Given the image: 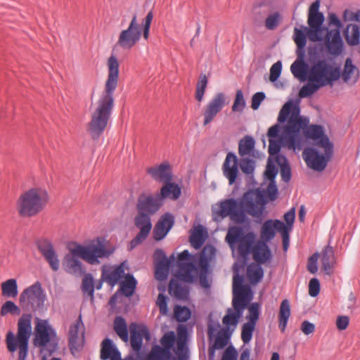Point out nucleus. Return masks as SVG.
Returning <instances> with one entry per match:
<instances>
[{
  "label": "nucleus",
  "instance_id": "nucleus-49",
  "mask_svg": "<svg viewBox=\"0 0 360 360\" xmlns=\"http://www.w3.org/2000/svg\"><path fill=\"white\" fill-rule=\"evenodd\" d=\"M114 330L117 335L124 341L127 342L129 340V334L127 323L124 319L120 316H117L114 321Z\"/></svg>",
  "mask_w": 360,
  "mask_h": 360
},
{
  "label": "nucleus",
  "instance_id": "nucleus-64",
  "mask_svg": "<svg viewBox=\"0 0 360 360\" xmlns=\"http://www.w3.org/2000/svg\"><path fill=\"white\" fill-rule=\"evenodd\" d=\"M320 292L319 281L316 278H311L309 283V294L311 297H316Z\"/></svg>",
  "mask_w": 360,
  "mask_h": 360
},
{
  "label": "nucleus",
  "instance_id": "nucleus-6",
  "mask_svg": "<svg viewBox=\"0 0 360 360\" xmlns=\"http://www.w3.org/2000/svg\"><path fill=\"white\" fill-rule=\"evenodd\" d=\"M70 253L65 255L63 266L65 271L70 274L83 276L82 290L85 294L90 296V273L85 274V269L79 258L90 264V245L82 246L77 242H70L68 244Z\"/></svg>",
  "mask_w": 360,
  "mask_h": 360
},
{
  "label": "nucleus",
  "instance_id": "nucleus-11",
  "mask_svg": "<svg viewBox=\"0 0 360 360\" xmlns=\"http://www.w3.org/2000/svg\"><path fill=\"white\" fill-rule=\"evenodd\" d=\"M255 240V234L250 231L246 234L243 233V231L240 227L233 226L229 229L226 240L231 248L238 243V252L242 257L248 255L250 251L252 252V246Z\"/></svg>",
  "mask_w": 360,
  "mask_h": 360
},
{
  "label": "nucleus",
  "instance_id": "nucleus-29",
  "mask_svg": "<svg viewBox=\"0 0 360 360\" xmlns=\"http://www.w3.org/2000/svg\"><path fill=\"white\" fill-rule=\"evenodd\" d=\"M147 173L155 181L163 183L172 181L171 167L167 162H163L160 165L148 168Z\"/></svg>",
  "mask_w": 360,
  "mask_h": 360
},
{
  "label": "nucleus",
  "instance_id": "nucleus-50",
  "mask_svg": "<svg viewBox=\"0 0 360 360\" xmlns=\"http://www.w3.org/2000/svg\"><path fill=\"white\" fill-rule=\"evenodd\" d=\"M292 75L300 79L306 77L307 79V65L303 60H296L290 66Z\"/></svg>",
  "mask_w": 360,
  "mask_h": 360
},
{
  "label": "nucleus",
  "instance_id": "nucleus-22",
  "mask_svg": "<svg viewBox=\"0 0 360 360\" xmlns=\"http://www.w3.org/2000/svg\"><path fill=\"white\" fill-rule=\"evenodd\" d=\"M155 255L157 259L155 264V276L158 281H164L168 276L169 266L176 259L174 255L167 258L162 250H157Z\"/></svg>",
  "mask_w": 360,
  "mask_h": 360
},
{
  "label": "nucleus",
  "instance_id": "nucleus-23",
  "mask_svg": "<svg viewBox=\"0 0 360 360\" xmlns=\"http://www.w3.org/2000/svg\"><path fill=\"white\" fill-rule=\"evenodd\" d=\"M188 337V330L186 326L179 325L177 327V339H176V348L175 354L176 358H172L170 360H188L189 358L188 351L186 346Z\"/></svg>",
  "mask_w": 360,
  "mask_h": 360
},
{
  "label": "nucleus",
  "instance_id": "nucleus-20",
  "mask_svg": "<svg viewBox=\"0 0 360 360\" xmlns=\"http://www.w3.org/2000/svg\"><path fill=\"white\" fill-rule=\"evenodd\" d=\"M135 225L140 229V232L130 243V250L142 243L150 232L152 224L150 217L143 212H139L135 219Z\"/></svg>",
  "mask_w": 360,
  "mask_h": 360
},
{
  "label": "nucleus",
  "instance_id": "nucleus-9",
  "mask_svg": "<svg viewBox=\"0 0 360 360\" xmlns=\"http://www.w3.org/2000/svg\"><path fill=\"white\" fill-rule=\"evenodd\" d=\"M32 315L22 314L18 322L16 335L11 331L6 335L7 349L10 352H14L19 349L18 360H25L29 351V340L32 334Z\"/></svg>",
  "mask_w": 360,
  "mask_h": 360
},
{
  "label": "nucleus",
  "instance_id": "nucleus-18",
  "mask_svg": "<svg viewBox=\"0 0 360 360\" xmlns=\"http://www.w3.org/2000/svg\"><path fill=\"white\" fill-rule=\"evenodd\" d=\"M35 243L38 250L48 262L50 268L53 271H58L60 260L51 240L47 238H39L36 240Z\"/></svg>",
  "mask_w": 360,
  "mask_h": 360
},
{
  "label": "nucleus",
  "instance_id": "nucleus-37",
  "mask_svg": "<svg viewBox=\"0 0 360 360\" xmlns=\"http://www.w3.org/2000/svg\"><path fill=\"white\" fill-rule=\"evenodd\" d=\"M176 279H172L169 284V292L170 295L175 297L176 299L184 300L188 295V289L187 286L183 285L180 281Z\"/></svg>",
  "mask_w": 360,
  "mask_h": 360
},
{
  "label": "nucleus",
  "instance_id": "nucleus-36",
  "mask_svg": "<svg viewBox=\"0 0 360 360\" xmlns=\"http://www.w3.org/2000/svg\"><path fill=\"white\" fill-rule=\"evenodd\" d=\"M101 358L103 360H120V353L110 339H105L102 342Z\"/></svg>",
  "mask_w": 360,
  "mask_h": 360
},
{
  "label": "nucleus",
  "instance_id": "nucleus-26",
  "mask_svg": "<svg viewBox=\"0 0 360 360\" xmlns=\"http://www.w3.org/2000/svg\"><path fill=\"white\" fill-rule=\"evenodd\" d=\"M129 330L131 347L135 352H138L142 347L143 338L149 340L150 334L146 326L138 325L135 323L130 324Z\"/></svg>",
  "mask_w": 360,
  "mask_h": 360
},
{
  "label": "nucleus",
  "instance_id": "nucleus-12",
  "mask_svg": "<svg viewBox=\"0 0 360 360\" xmlns=\"http://www.w3.org/2000/svg\"><path fill=\"white\" fill-rule=\"evenodd\" d=\"M328 22L329 25H334L335 29L328 30L325 28L324 33L327 32L325 36L326 46L331 55L338 56L341 53L343 47L340 31L342 23L335 13L329 14Z\"/></svg>",
  "mask_w": 360,
  "mask_h": 360
},
{
  "label": "nucleus",
  "instance_id": "nucleus-46",
  "mask_svg": "<svg viewBox=\"0 0 360 360\" xmlns=\"http://www.w3.org/2000/svg\"><path fill=\"white\" fill-rule=\"evenodd\" d=\"M260 264L252 263L247 268V276L252 284L258 283L264 276V271Z\"/></svg>",
  "mask_w": 360,
  "mask_h": 360
},
{
  "label": "nucleus",
  "instance_id": "nucleus-16",
  "mask_svg": "<svg viewBox=\"0 0 360 360\" xmlns=\"http://www.w3.org/2000/svg\"><path fill=\"white\" fill-rule=\"evenodd\" d=\"M84 326L82 316L70 326L68 333L69 347L72 354L78 357L84 346Z\"/></svg>",
  "mask_w": 360,
  "mask_h": 360
},
{
  "label": "nucleus",
  "instance_id": "nucleus-51",
  "mask_svg": "<svg viewBox=\"0 0 360 360\" xmlns=\"http://www.w3.org/2000/svg\"><path fill=\"white\" fill-rule=\"evenodd\" d=\"M276 162L281 168L282 179L284 181L288 182L291 177V171L287 159L283 155H278L276 156Z\"/></svg>",
  "mask_w": 360,
  "mask_h": 360
},
{
  "label": "nucleus",
  "instance_id": "nucleus-33",
  "mask_svg": "<svg viewBox=\"0 0 360 360\" xmlns=\"http://www.w3.org/2000/svg\"><path fill=\"white\" fill-rule=\"evenodd\" d=\"M253 259L259 264H265L272 257L271 250L265 241H257L252 249Z\"/></svg>",
  "mask_w": 360,
  "mask_h": 360
},
{
  "label": "nucleus",
  "instance_id": "nucleus-62",
  "mask_svg": "<svg viewBox=\"0 0 360 360\" xmlns=\"http://www.w3.org/2000/svg\"><path fill=\"white\" fill-rule=\"evenodd\" d=\"M282 69V64L281 61L275 63L270 68L269 80L272 82L276 81L280 77Z\"/></svg>",
  "mask_w": 360,
  "mask_h": 360
},
{
  "label": "nucleus",
  "instance_id": "nucleus-43",
  "mask_svg": "<svg viewBox=\"0 0 360 360\" xmlns=\"http://www.w3.org/2000/svg\"><path fill=\"white\" fill-rule=\"evenodd\" d=\"M137 281L131 274H127L124 276L120 285V291L126 297H131L134 293L136 288Z\"/></svg>",
  "mask_w": 360,
  "mask_h": 360
},
{
  "label": "nucleus",
  "instance_id": "nucleus-24",
  "mask_svg": "<svg viewBox=\"0 0 360 360\" xmlns=\"http://www.w3.org/2000/svg\"><path fill=\"white\" fill-rule=\"evenodd\" d=\"M232 305L233 309L231 308L227 309V314L224 316L222 322L227 327L233 326L235 328L248 303L240 302L236 300L232 301Z\"/></svg>",
  "mask_w": 360,
  "mask_h": 360
},
{
  "label": "nucleus",
  "instance_id": "nucleus-53",
  "mask_svg": "<svg viewBox=\"0 0 360 360\" xmlns=\"http://www.w3.org/2000/svg\"><path fill=\"white\" fill-rule=\"evenodd\" d=\"M207 82L208 80L207 76L205 74H201L197 83L195 96V99L200 103L203 100Z\"/></svg>",
  "mask_w": 360,
  "mask_h": 360
},
{
  "label": "nucleus",
  "instance_id": "nucleus-34",
  "mask_svg": "<svg viewBox=\"0 0 360 360\" xmlns=\"http://www.w3.org/2000/svg\"><path fill=\"white\" fill-rule=\"evenodd\" d=\"M126 262H123L119 266L103 271L102 276L110 285L114 286L124 276Z\"/></svg>",
  "mask_w": 360,
  "mask_h": 360
},
{
  "label": "nucleus",
  "instance_id": "nucleus-14",
  "mask_svg": "<svg viewBox=\"0 0 360 360\" xmlns=\"http://www.w3.org/2000/svg\"><path fill=\"white\" fill-rule=\"evenodd\" d=\"M141 33L136 15H134L128 27L120 33L116 46L123 49L130 50L140 40Z\"/></svg>",
  "mask_w": 360,
  "mask_h": 360
},
{
  "label": "nucleus",
  "instance_id": "nucleus-5",
  "mask_svg": "<svg viewBox=\"0 0 360 360\" xmlns=\"http://www.w3.org/2000/svg\"><path fill=\"white\" fill-rule=\"evenodd\" d=\"M319 0L315 1L310 6L307 19L308 27L302 26L300 29L294 28L293 39L299 49H302L306 46L307 37L313 42L321 41L323 39L324 16L322 13L319 12Z\"/></svg>",
  "mask_w": 360,
  "mask_h": 360
},
{
  "label": "nucleus",
  "instance_id": "nucleus-55",
  "mask_svg": "<svg viewBox=\"0 0 360 360\" xmlns=\"http://www.w3.org/2000/svg\"><path fill=\"white\" fill-rule=\"evenodd\" d=\"M259 304L256 302L252 303L249 306L248 315L247 316V319L248 320V321L247 323H252L256 326V323L259 316Z\"/></svg>",
  "mask_w": 360,
  "mask_h": 360
},
{
  "label": "nucleus",
  "instance_id": "nucleus-38",
  "mask_svg": "<svg viewBox=\"0 0 360 360\" xmlns=\"http://www.w3.org/2000/svg\"><path fill=\"white\" fill-rule=\"evenodd\" d=\"M321 261L322 269L327 274H330L331 270L335 263L333 250L331 247L327 246L321 252Z\"/></svg>",
  "mask_w": 360,
  "mask_h": 360
},
{
  "label": "nucleus",
  "instance_id": "nucleus-41",
  "mask_svg": "<svg viewBox=\"0 0 360 360\" xmlns=\"http://www.w3.org/2000/svg\"><path fill=\"white\" fill-rule=\"evenodd\" d=\"M207 232L202 225L195 226L190 236V243L196 250L200 249L203 245Z\"/></svg>",
  "mask_w": 360,
  "mask_h": 360
},
{
  "label": "nucleus",
  "instance_id": "nucleus-61",
  "mask_svg": "<svg viewBox=\"0 0 360 360\" xmlns=\"http://www.w3.org/2000/svg\"><path fill=\"white\" fill-rule=\"evenodd\" d=\"M240 167L243 173L251 174L255 170V161L249 158H242Z\"/></svg>",
  "mask_w": 360,
  "mask_h": 360
},
{
  "label": "nucleus",
  "instance_id": "nucleus-47",
  "mask_svg": "<svg viewBox=\"0 0 360 360\" xmlns=\"http://www.w3.org/2000/svg\"><path fill=\"white\" fill-rule=\"evenodd\" d=\"M2 295L6 297H15L18 295V283L15 279L11 278L1 283Z\"/></svg>",
  "mask_w": 360,
  "mask_h": 360
},
{
  "label": "nucleus",
  "instance_id": "nucleus-54",
  "mask_svg": "<svg viewBox=\"0 0 360 360\" xmlns=\"http://www.w3.org/2000/svg\"><path fill=\"white\" fill-rule=\"evenodd\" d=\"M20 313V307L11 300H8L4 304H3L0 311V314L2 316H4L8 314L18 315Z\"/></svg>",
  "mask_w": 360,
  "mask_h": 360
},
{
  "label": "nucleus",
  "instance_id": "nucleus-31",
  "mask_svg": "<svg viewBox=\"0 0 360 360\" xmlns=\"http://www.w3.org/2000/svg\"><path fill=\"white\" fill-rule=\"evenodd\" d=\"M174 224V217L170 214H165L158 221L153 231V238L156 240H162Z\"/></svg>",
  "mask_w": 360,
  "mask_h": 360
},
{
  "label": "nucleus",
  "instance_id": "nucleus-27",
  "mask_svg": "<svg viewBox=\"0 0 360 360\" xmlns=\"http://www.w3.org/2000/svg\"><path fill=\"white\" fill-rule=\"evenodd\" d=\"M224 176L229 180L230 185L236 182L238 174V162L236 155L232 153L226 155L222 165Z\"/></svg>",
  "mask_w": 360,
  "mask_h": 360
},
{
  "label": "nucleus",
  "instance_id": "nucleus-10",
  "mask_svg": "<svg viewBox=\"0 0 360 360\" xmlns=\"http://www.w3.org/2000/svg\"><path fill=\"white\" fill-rule=\"evenodd\" d=\"M45 300L46 295L41 283L39 281H36L21 292L19 297V304L25 311H36L43 307Z\"/></svg>",
  "mask_w": 360,
  "mask_h": 360
},
{
  "label": "nucleus",
  "instance_id": "nucleus-40",
  "mask_svg": "<svg viewBox=\"0 0 360 360\" xmlns=\"http://www.w3.org/2000/svg\"><path fill=\"white\" fill-rule=\"evenodd\" d=\"M215 248L212 245H205L200 255L198 261V266L205 273L208 270L209 262L214 257Z\"/></svg>",
  "mask_w": 360,
  "mask_h": 360
},
{
  "label": "nucleus",
  "instance_id": "nucleus-44",
  "mask_svg": "<svg viewBox=\"0 0 360 360\" xmlns=\"http://www.w3.org/2000/svg\"><path fill=\"white\" fill-rule=\"evenodd\" d=\"M345 35L347 43L349 45H358L360 42V27L353 24L347 25Z\"/></svg>",
  "mask_w": 360,
  "mask_h": 360
},
{
  "label": "nucleus",
  "instance_id": "nucleus-8",
  "mask_svg": "<svg viewBox=\"0 0 360 360\" xmlns=\"http://www.w3.org/2000/svg\"><path fill=\"white\" fill-rule=\"evenodd\" d=\"M33 344L40 348V353L44 354L42 360H47L58 349L59 339L56 330L46 319H35Z\"/></svg>",
  "mask_w": 360,
  "mask_h": 360
},
{
  "label": "nucleus",
  "instance_id": "nucleus-59",
  "mask_svg": "<svg viewBox=\"0 0 360 360\" xmlns=\"http://www.w3.org/2000/svg\"><path fill=\"white\" fill-rule=\"evenodd\" d=\"M245 106V101L243 98V94L241 90L236 91L235 101L232 106V110L234 112H241Z\"/></svg>",
  "mask_w": 360,
  "mask_h": 360
},
{
  "label": "nucleus",
  "instance_id": "nucleus-25",
  "mask_svg": "<svg viewBox=\"0 0 360 360\" xmlns=\"http://www.w3.org/2000/svg\"><path fill=\"white\" fill-rule=\"evenodd\" d=\"M285 226V224L278 219H268L262 224L260 231V241L266 243L272 240L276 236V231L280 233Z\"/></svg>",
  "mask_w": 360,
  "mask_h": 360
},
{
  "label": "nucleus",
  "instance_id": "nucleus-56",
  "mask_svg": "<svg viewBox=\"0 0 360 360\" xmlns=\"http://www.w3.org/2000/svg\"><path fill=\"white\" fill-rule=\"evenodd\" d=\"M174 316L179 322H184L191 317V311L186 307L176 306L174 308Z\"/></svg>",
  "mask_w": 360,
  "mask_h": 360
},
{
  "label": "nucleus",
  "instance_id": "nucleus-42",
  "mask_svg": "<svg viewBox=\"0 0 360 360\" xmlns=\"http://www.w3.org/2000/svg\"><path fill=\"white\" fill-rule=\"evenodd\" d=\"M290 316V305L288 300H283L280 305L278 314V327L282 332H284Z\"/></svg>",
  "mask_w": 360,
  "mask_h": 360
},
{
  "label": "nucleus",
  "instance_id": "nucleus-13",
  "mask_svg": "<svg viewBox=\"0 0 360 360\" xmlns=\"http://www.w3.org/2000/svg\"><path fill=\"white\" fill-rule=\"evenodd\" d=\"M333 146L323 148L324 154H320L316 149L314 148H307L304 149L302 157L307 165L318 172H322L327 166L333 154Z\"/></svg>",
  "mask_w": 360,
  "mask_h": 360
},
{
  "label": "nucleus",
  "instance_id": "nucleus-3",
  "mask_svg": "<svg viewBox=\"0 0 360 360\" xmlns=\"http://www.w3.org/2000/svg\"><path fill=\"white\" fill-rule=\"evenodd\" d=\"M266 204L262 192L252 190L245 193L240 200L229 198L221 201L217 214L221 218L229 217L231 221L241 224L246 222V214L262 219Z\"/></svg>",
  "mask_w": 360,
  "mask_h": 360
},
{
  "label": "nucleus",
  "instance_id": "nucleus-52",
  "mask_svg": "<svg viewBox=\"0 0 360 360\" xmlns=\"http://www.w3.org/2000/svg\"><path fill=\"white\" fill-rule=\"evenodd\" d=\"M230 338L228 328L221 329L216 337L215 341L213 344V347L215 349H220L226 347L228 344Z\"/></svg>",
  "mask_w": 360,
  "mask_h": 360
},
{
  "label": "nucleus",
  "instance_id": "nucleus-30",
  "mask_svg": "<svg viewBox=\"0 0 360 360\" xmlns=\"http://www.w3.org/2000/svg\"><path fill=\"white\" fill-rule=\"evenodd\" d=\"M162 199L160 196L154 198L153 196H146L142 195L139 197L138 201V210L139 212L153 214L157 212L162 205Z\"/></svg>",
  "mask_w": 360,
  "mask_h": 360
},
{
  "label": "nucleus",
  "instance_id": "nucleus-39",
  "mask_svg": "<svg viewBox=\"0 0 360 360\" xmlns=\"http://www.w3.org/2000/svg\"><path fill=\"white\" fill-rule=\"evenodd\" d=\"M181 193V188L177 184L169 181L165 183V185L161 188L160 197L162 200L167 198L176 200L180 197Z\"/></svg>",
  "mask_w": 360,
  "mask_h": 360
},
{
  "label": "nucleus",
  "instance_id": "nucleus-28",
  "mask_svg": "<svg viewBox=\"0 0 360 360\" xmlns=\"http://www.w3.org/2000/svg\"><path fill=\"white\" fill-rule=\"evenodd\" d=\"M243 277L238 274H235L233 278V300L240 302L248 303L250 297L248 296L249 288L243 285Z\"/></svg>",
  "mask_w": 360,
  "mask_h": 360
},
{
  "label": "nucleus",
  "instance_id": "nucleus-35",
  "mask_svg": "<svg viewBox=\"0 0 360 360\" xmlns=\"http://www.w3.org/2000/svg\"><path fill=\"white\" fill-rule=\"evenodd\" d=\"M343 81L349 84H355L359 77V71L358 68L352 63L351 58H347L345 60L344 69L340 73Z\"/></svg>",
  "mask_w": 360,
  "mask_h": 360
},
{
  "label": "nucleus",
  "instance_id": "nucleus-48",
  "mask_svg": "<svg viewBox=\"0 0 360 360\" xmlns=\"http://www.w3.org/2000/svg\"><path fill=\"white\" fill-rule=\"evenodd\" d=\"M171 354L169 349H164L159 345L153 347L150 352L145 360H169Z\"/></svg>",
  "mask_w": 360,
  "mask_h": 360
},
{
  "label": "nucleus",
  "instance_id": "nucleus-57",
  "mask_svg": "<svg viewBox=\"0 0 360 360\" xmlns=\"http://www.w3.org/2000/svg\"><path fill=\"white\" fill-rule=\"evenodd\" d=\"M255 328V325L245 323L242 327L241 339L245 344L249 343L252 338V334Z\"/></svg>",
  "mask_w": 360,
  "mask_h": 360
},
{
  "label": "nucleus",
  "instance_id": "nucleus-63",
  "mask_svg": "<svg viewBox=\"0 0 360 360\" xmlns=\"http://www.w3.org/2000/svg\"><path fill=\"white\" fill-rule=\"evenodd\" d=\"M156 304L159 307L160 312L162 315H167L168 312L167 297L160 293L158 296Z\"/></svg>",
  "mask_w": 360,
  "mask_h": 360
},
{
  "label": "nucleus",
  "instance_id": "nucleus-1",
  "mask_svg": "<svg viewBox=\"0 0 360 360\" xmlns=\"http://www.w3.org/2000/svg\"><path fill=\"white\" fill-rule=\"evenodd\" d=\"M108 78L104 90L98 95L91 115V139L100 136L107 127L114 108L113 94L118 84L119 62L111 56L108 60Z\"/></svg>",
  "mask_w": 360,
  "mask_h": 360
},
{
  "label": "nucleus",
  "instance_id": "nucleus-32",
  "mask_svg": "<svg viewBox=\"0 0 360 360\" xmlns=\"http://www.w3.org/2000/svg\"><path fill=\"white\" fill-rule=\"evenodd\" d=\"M174 224V217L170 214H165L158 221L153 231V238L156 240H162Z\"/></svg>",
  "mask_w": 360,
  "mask_h": 360
},
{
  "label": "nucleus",
  "instance_id": "nucleus-19",
  "mask_svg": "<svg viewBox=\"0 0 360 360\" xmlns=\"http://www.w3.org/2000/svg\"><path fill=\"white\" fill-rule=\"evenodd\" d=\"M301 134L304 137V143L305 139L316 141V146L320 148H328L333 146L328 137L324 134L323 129L320 125L311 124L307 126L301 130Z\"/></svg>",
  "mask_w": 360,
  "mask_h": 360
},
{
  "label": "nucleus",
  "instance_id": "nucleus-58",
  "mask_svg": "<svg viewBox=\"0 0 360 360\" xmlns=\"http://www.w3.org/2000/svg\"><path fill=\"white\" fill-rule=\"evenodd\" d=\"M281 20V15L279 13L275 12L269 15L265 20V27L267 30H275Z\"/></svg>",
  "mask_w": 360,
  "mask_h": 360
},
{
  "label": "nucleus",
  "instance_id": "nucleus-4",
  "mask_svg": "<svg viewBox=\"0 0 360 360\" xmlns=\"http://www.w3.org/2000/svg\"><path fill=\"white\" fill-rule=\"evenodd\" d=\"M340 77V68L330 64L326 60H319L314 63L307 72L308 83L299 91L300 98L311 96L321 88L330 85Z\"/></svg>",
  "mask_w": 360,
  "mask_h": 360
},
{
  "label": "nucleus",
  "instance_id": "nucleus-15",
  "mask_svg": "<svg viewBox=\"0 0 360 360\" xmlns=\"http://www.w3.org/2000/svg\"><path fill=\"white\" fill-rule=\"evenodd\" d=\"M192 256L187 250H184L178 255L176 261L178 271L176 277L179 280L191 283L198 275L195 265L191 262Z\"/></svg>",
  "mask_w": 360,
  "mask_h": 360
},
{
  "label": "nucleus",
  "instance_id": "nucleus-7",
  "mask_svg": "<svg viewBox=\"0 0 360 360\" xmlns=\"http://www.w3.org/2000/svg\"><path fill=\"white\" fill-rule=\"evenodd\" d=\"M49 201V195L46 188L33 187L19 196L16 201V210L20 217L31 218L41 213Z\"/></svg>",
  "mask_w": 360,
  "mask_h": 360
},
{
  "label": "nucleus",
  "instance_id": "nucleus-2",
  "mask_svg": "<svg viewBox=\"0 0 360 360\" xmlns=\"http://www.w3.org/2000/svg\"><path fill=\"white\" fill-rule=\"evenodd\" d=\"M291 108L292 104L286 103L279 112L278 122H284L288 117V119L280 137L278 139H269V153L271 156L279 155L281 146L293 150H301L304 146V137L301 134V130L309 124V120L307 117L300 116L298 108L294 107L292 110Z\"/></svg>",
  "mask_w": 360,
  "mask_h": 360
},
{
  "label": "nucleus",
  "instance_id": "nucleus-45",
  "mask_svg": "<svg viewBox=\"0 0 360 360\" xmlns=\"http://www.w3.org/2000/svg\"><path fill=\"white\" fill-rule=\"evenodd\" d=\"M255 141L250 136H245L238 144V153L240 156L252 155L255 150Z\"/></svg>",
  "mask_w": 360,
  "mask_h": 360
},
{
  "label": "nucleus",
  "instance_id": "nucleus-60",
  "mask_svg": "<svg viewBox=\"0 0 360 360\" xmlns=\"http://www.w3.org/2000/svg\"><path fill=\"white\" fill-rule=\"evenodd\" d=\"M175 342V334L173 331L165 333L161 338L160 343L164 349H170L174 345Z\"/></svg>",
  "mask_w": 360,
  "mask_h": 360
},
{
  "label": "nucleus",
  "instance_id": "nucleus-17",
  "mask_svg": "<svg viewBox=\"0 0 360 360\" xmlns=\"http://www.w3.org/2000/svg\"><path fill=\"white\" fill-rule=\"evenodd\" d=\"M228 104L224 94L219 92L205 105L203 112V125L206 126L214 120L217 114Z\"/></svg>",
  "mask_w": 360,
  "mask_h": 360
},
{
  "label": "nucleus",
  "instance_id": "nucleus-21",
  "mask_svg": "<svg viewBox=\"0 0 360 360\" xmlns=\"http://www.w3.org/2000/svg\"><path fill=\"white\" fill-rule=\"evenodd\" d=\"M113 251L114 248L104 238L91 240V264L100 263L101 259L109 257Z\"/></svg>",
  "mask_w": 360,
  "mask_h": 360
}]
</instances>
